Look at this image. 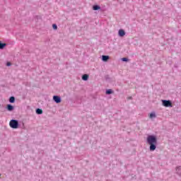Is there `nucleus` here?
Instances as JSON below:
<instances>
[{
  "label": "nucleus",
  "mask_w": 181,
  "mask_h": 181,
  "mask_svg": "<svg viewBox=\"0 0 181 181\" xmlns=\"http://www.w3.org/2000/svg\"><path fill=\"white\" fill-rule=\"evenodd\" d=\"M147 142L150 145V151H153L156 149V144H158V140L155 136H148L147 137Z\"/></svg>",
  "instance_id": "f257e3e1"
},
{
  "label": "nucleus",
  "mask_w": 181,
  "mask_h": 181,
  "mask_svg": "<svg viewBox=\"0 0 181 181\" xmlns=\"http://www.w3.org/2000/svg\"><path fill=\"white\" fill-rule=\"evenodd\" d=\"M9 125L11 128H13V129H16L19 127V122L17 120L12 119L10 121Z\"/></svg>",
  "instance_id": "f03ea898"
},
{
  "label": "nucleus",
  "mask_w": 181,
  "mask_h": 181,
  "mask_svg": "<svg viewBox=\"0 0 181 181\" xmlns=\"http://www.w3.org/2000/svg\"><path fill=\"white\" fill-rule=\"evenodd\" d=\"M162 102L164 107H173L172 102H170V100H162Z\"/></svg>",
  "instance_id": "7ed1b4c3"
},
{
  "label": "nucleus",
  "mask_w": 181,
  "mask_h": 181,
  "mask_svg": "<svg viewBox=\"0 0 181 181\" xmlns=\"http://www.w3.org/2000/svg\"><path fill=\"white\" fill-rule=\"evenodd\" d=\"M53 100L55 103H57V104L62 103V99L60 98V97H59L57 95H54Z\"/></svg>",
  "instance_id": "20e7f679"
},
{
  "label": "nucleus",
  "mask_w": 181,
  "mask_h": 181,
  "mask_svg": "<svg viewBox=\"0 0 181 181\" xmlns=\"http://www.w3.org/2000/svg\"><path fill=\"white\" fill-rule=\"evenodd\" d=\"M109 59H110V57L107 55H103L102 57L103 62H108Z\"/></svg>",
  "instance_id": "39448f33"
},
{
  "label": "nucleus",
  "mask_w": 181,
  "mask_h": 181,
  "mask_svg": "<svg viewBox=\"0 0 181 181\" xmlns=\"http://www.w3.org/2000/svg\"><path fill=\"white\" fill-rule=\"evenodd\" d=\"M119 36H120L121 37L125 36V31L124 30H119Z\"/></svg>",
  "instance_id": "423d86ee"
},
{
  "label": "nucleus",
  "mask_w": 181,
  "mask_h": 181,
  "mask_svg": "<svg viewBox=\"0 0 181 181\" xmlns=\"http://www.w3.org/2000/svg\"><path fill=\"white\" fill-rule=\"evenodd\" d=\"M82 80H83L84 81H87V80H88V74L83 75Z\"/></svg>",
  "instance_id": "0eeeda50"
},
{
  "label": "nucleus",
  "mask_w": 181,
  "mask_h": 181,
  "mask_svg": "<svg viewBox=\"0 0 181 181\" xmlns=\"http://www.w3.org/2000/svg\"><path fill=\"white\" fill-rule=\"evenodd\" d=\"M7 110L8 111H13V106H12L11 105H7Z\"/></svg>",
  "instance_id": "6e6552de"
},
{
  "label": "nucleus",
  "mask_w": 181,
  "mask_h": 181,
  "mask_svg": "<svg viewBox=\"0 0 181 181\" xmlns=\"http://www.w3.org/2000/svg\"><path fill=\"white\" fill-rule=\"evenodd\" d=\"M93 11H98V9H101V7L100 6H93Z\"/></svg>",
  "instance_id": "1a4fd4ad"
},
{
  "label": "nucleus",
  "mask_w": 181,
  "mask_h": 181,
  "mask_svg": "<svg viewBox=\"0 0 181 181\" xmlns=\"http://www.w3.org/2000/svg\"><path fill=\"white\" fill-rule=\"evenodd\" d=\"M36 114H38L39 115H40L41 114H43V110H42V109H37Z\"/></svg>",
  "instance_id": "9d476101"
},
{
  "label": "nucleus",
  "mask_w": 181,
  "mask_h": 181,
  "mask_svg": "<svg viewBox=\"0 0 181 181\" xmlns=\"http://www.w3.org/2000/svg\"><path fill=\"white\" fill-rule=\"evenodd\" d=\"M5 46H6V43H2L0 42V49H2L5 47Z\"/></svg>",
  "instance_id": "9b49d317"
},
{
  "label": "nucleus",
  "mask_w": 181,
  "mask_h": 181,
  "mask_svg": "<svg viewBox=\"0 0 181 181\" xmlns=\"http://www.w3.org/2000/svg\"><path fill=\"white\" fill-rule=\"evenodd\" d=\"M10 103H15V97L11 96L9 99Z\"/></svg>",
  "instance_id": "f8f14e48"
},
{
  "label": "nucleus",
  "mask_w": 181,
  "mask_h": 181,
  "mask_svg": "<svg viewBox=\"0 0 181 181\" xmlns=\"http://www.w3.org/2000/svg\"><path fill=\"white\" fill-rule=\"evenodd\" d=\"M156 117V115L155 113H151L149 115L150 118H155Z\"/></svg>",
  "instance_id": "ddd939ff"
},
{
  "label": "nucleus",
  "mask_w": 181,
  "mask_h": 181,
  "mask_svg": "<svg viewBox=\"0 0 181 181\" xmlns=\"http://www.w3.org/2000/svg\"><path fill=\"white\" fill-rule=\"evenodd\" d=\"M106 94H112V90L109 89V90H106Z\"/></svg>",
  "instance_id": "4468645a"
},
{
  "label": "nucleus",
  "mask_w": 181,
  "mask_h": 181,
  "mask_svg": "<svg viewBox=\"0 0 181 181\" xmlns=\"http://www.w3.org/2000/svg\"><path fill=\"white\" fill-rule=\"evenodd\" d=\"M52 28H53V29H54V30H57V25L53 24V25H52Z\"/></svg>",
  "instance_id": "2eb2a0df"
},
{
  "label": "nucleus",
  "mask_w": 181,
  "mask_h": 181,
  "mask_svg": "<svg viewBox=\"0 0 181 181\" xmlns=\"http://www.w3.org/2000/svg\"><path fill=\"white\" fill-rule=\"evenodd\" d=\"M122 62H128V58H122Z\"/></svg>",
  "instance_id": "dca6fc26"
},
{
  "label": "nucleus",
  "mask_w": 181,
  "mask_h": 181,
  "mask_svg": "<svg viewBox=\"0 0 181 181\" xmlns=\"http://www.w3.org/2000/svg\"><path fill=\"white\" fill-rule=\"evenodd\" d=\"M11 62H7V64H6V66H11Z\"/></svg>",
  "instance_id": "f3484780"
}]
</instances>
